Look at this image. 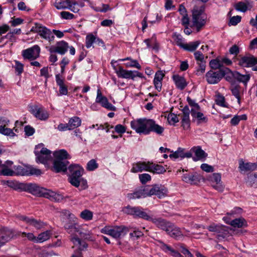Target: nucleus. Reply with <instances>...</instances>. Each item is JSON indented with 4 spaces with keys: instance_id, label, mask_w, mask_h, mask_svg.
I'll return each instance as SVG.
<instances>
[{
    "instance_id": "1",
    "label": "nucleus",
    "mask_w": 257,
    "mask_h": 257,
    "mask_svg": "<svg viewBox=\"0 0 257 257\" xmlns=\"http://www.w3.org/2000/svg\"><path fill=\"white\" fill-rule=\"evenodd\" d=\"M131 126L137 133L145 135L153 132L158 135L162 136L165 130L163 126L156 123L154 119L146 118H139L132 121Z\"/></svg>"
},
{
    "instance_id": "2",
    "label": "nucleus",
    "mask_w": 257,
    "mask_h": 257,
    "mask_svg": "<svg viewBox=\"0 0 257 257\" xmlns=\"http://www.w3.org/2000/svg\"><path fill=\"white\" fill-rule=\"evenodd\" d=\"M70 175L68 178L69 182L73 186L78 188L79 190L86 189L88 186L86 179L82 178L84 169L78 165H70L68 167Z\"/></svg>"
},
{
    "instance_id": "3",
    "label": "nucleus",
    "mask_w": 257,
    "mask_h": 257,
    "mask_svg": "<svg viewBox=\"0 0 257 257\" xmlns=\"http://www.w3.org/2000/svg\"><path fill=\"white\" fill-rule=\"evenodd\" d=\"M53 155L54 159L51 170L56 173L66 172L69 164L67 160L70 158L67 152L64 149H61L55 151Z\"/></svg>"
},
{
    "instance_id": "4",
    "label": "nucleus",
    "mask_w": 257,
    "mask_h": 257,
    "mask_svg": "<svg viewBox=\"0 0 257 257\" xmlns=\"http://www.w3.org/2000/svg\"><path fill=\"white\" fill-rule=\"evenodd\" d=\"M231 72L228 68H223L220 70H211L205 74V78L208 84H214L218 83L226 74Z\"/></svg>"
},
{
    "instance_id": "5",
    "label": "nucleus",
    "mask_w": 257,
    "mask_h": 257,
    "mask_svg": "<svg viewBox=\"0 0 257 257\" xmlns=\"http://www.w3.org/2000/svg\"><path fill=\"white\" fill-rule=\"evenodd\" d=\"M34 154L36 156V162L44 165L47 164L48 162L52 158L51 151L44 147L43 144H40L36 146Z\"/></svg>"
},
{
    "instance_id": "6",
    "label": "nucleus",
    "mask_w": 257,
    "mask_h": 257,
    "mask_svg": "<svg viewBox=\"0 0 257 257\" xmlns=\"http://www.w3.org/2000/svg\"><path fill=\"white\" fill-rule=\"evenodd\" d=\"M31 31L37 33L41 38L50 43L53 42L54 41L55 36L53 34L52 31L41 24L35 23V26L32 28Z\"/></svg>"
},
{
    "instance_id": "7",
    "label": "nucleus",
    "mask_w": 257,
    "mask_h": 257,
    "mask_svg": "<svg viewBox=\"0 0 257 257\" xmlns=\"http://www.w3.org/2000/svg\"><path fill=\"white\" fill-rule=\"evenodd\" d=\"M123 211L127 214L133 215L135 218L138 217L147 221L151 219V216L145 212L144 209L141 207H132L128 205L123 208Z\"/></svg>"
},
{
    "instance_id": "8",
    "label": "nucleus",
    "mask_w": 257,
    "mask_h": 257,
    "mask_svg": "<svg viewBox=\"0 0 257 257\" xmlns=\"http://www.w3.org/2000/svg\"><path fill=\"white\" fill-rule=\"evenodd\" d=\"M29 111L36 118L41 120H46L49 117V113L44 107L39 104H29L28 105Z\"/></svg>"
},
{
    "instance_id": "9",
    "label": "nucleus",
    "mask_w": 257,
    "mask_h": 257,
    "mask_svg": "<svg viewBox=\"0 0 257 257\" xmlns=\"http://www.w3.org/2000/svg\"><path fill=\"white\" fill-rule=\"evenodd\" d=\"M149 196L156 195L159 199H162L167 196L168 189L161 184H155L152 186L148 185Z\"/></svg>"
},
{
    "instance_id": "10",
    "label": "nucleus",
    "mask_w": 257,
    "mask_h": 257,
    "mask_svg": "<svg viewBox=\"0 0 257 257\" xmlns=\"http://www.w3.org/2000/svg\"><path fill=\"white\" fill-rule=\"evenodd\" d=\"M148 188V185L140 186L136 188L133 193L127 194V198L129 200H133L149 197Z\"/></svg>"
},
{
    "instance_id": "11",
    "label": "nucleus",
    "mask_w": 257,
    "mask_h": 257,
    "mask_svg": "<svg viewBox=\"0 0 257 257\" xmlns=\"http://www.w3.org/2000/svg\"><path fill=\"white\" fill-rule=\"evenodd\" d=\"M202 13L203 11L201 9H194L192 13L193 25L196 28L197 32L205 24V20L202 17Z\"/></svg>"
},
{
    "instance_id": "12",
    "label": "nucleus",
    "mask_w": 257,
    "mask_h": 257,
    "mask_svg": "<svg viewBox=\"0 0 257 257\" xmlns=\"http://www.w3.org/2000/svg\"><path fill=\"white\" fill-rule=\"evenodd\" d=\"M45 188L41 187L35 183H25L23 191L29 192L33 195L42 197Z\"/></svg>"
},
{
    "instance_id": "13",
    "label": "nucleus",
    "mask_w": 257,
    "mask_h": 257,
    "mask_svg": "<svg viewBox=\"0 0 257 257\" xmlns=\"http://www.w3.org/2000/svg\"><path fill=\"white\" fill-rule=\"evenodd\" d=\"M40 53V48L36 45L24 50L22 51V56L25 59L34 60L39 57Z\"/></svg>"
},
{
    "instance_id": "14",
    "label": "nucleus",
    "mask_w": 257,
    "mask_h": 257,
    "mask_svg": "<svg viewBox=\"0 0 257 257\" xmlns=\"http://www.w3.org/2000/svg\"><path fill=\"white\" fill-rule=\"evenodd\" d=\"M69 46L68 43L62 40L58 42L55 46H51L49 48L51 53H58L61 55H64L68 51Z\"/></svg>"
},
{
    "instance_id": "15",
    "label": "nucleus",
    "mask_w": 257,
    "mask_h": 257,
    "mask_svg": "<svg viewBox=\"0 0 257 257\" xmlns=\"http://www.w3.org/2000/svg\"><path fill=\"white\" fill-rule=\"evenodd\" d=\"M18 218L29 225L32 226L37 229L43 228L45 223L41 220H37L33 217H29L24 215L18 216Z\"/></svg>"
},
{
    "instance_id": "16",
    "label": "nucleus",
    "mask_w": 257,
    "mask_h": 257,
    "mask_svg": "<svg viewBox=\"0 0 257 257\" xmlns=\"http://www.w3.org/2000/svg\"><path fill=\"white\" fill-rule=\"evenodd\" d=\"M96 103H99L101 105L109 110H116V107L111 103H109L107 98L102 95L99 89H97V96L95 99Z\"/></svg>"
},
{
    "instance_id": "17",
    "label": "nucleus",
    "mask_w": 257,
    "mask_h": 257,
    "mask_svg": "<svg viewBox=\"0 0 257 257\" xmlns=\"http://www.w3.org/2000/svg\"><path fill=\"white\" fill-rule=\"evenodd\" d=\"M150 165L151 162H138L133 164L131 169V172L138 173L142 172L143 171H150Z\"/></svg>"
},
{
    "instance_id": "18",
    "label": "nucleus",
    "mask_w": 257,
    "mask_h": 257,
    "mask_svg": "<svg viewBox=\"0 0 257 257\" xmlns=\"http://www.w3.org/2000/svg\"><path fill=\"white\" fill-rule=\"evenodd\" d=\"M129 231L128 227L124 225L114 226L112 227L111 236L115 238L123 237Z\"/></svg>"
},
{
    "instance_id": "19",
    "label": "nucleus",
    "mask_w": 257,
    "mask_h": 257,
    "mask_svg": "<svg viewBox=\"0 0 257 257\" xmlns=\"http://www.w3.org/2000/svg\"><path fill=\"white\" fill-rule=\"evenodd\" d=\"M210 180L211 182V186L215 190L222 192L224 190V186L221 181V175L219 173H213L210 177Z\"/></svg>"
},
{
    "instance_id": "20",
    "label": "nucleus",
    "mask_w": 257,
    "mask_h": 257,
    "mask_svg": "<svg viewBox=\"0 0 257 257\" xmlns=\"http://www.w3.org/2000/svg\"><path fill=\"white\" fill-rule=\"evenodd\" d=\"M238 169L241 173H245L248 171H254L257 169V164L253 163H245L242 159L239 160Z\"/></svg>"
},
{
    "instance_id": "21",
    "label": "nucleus",
    "mask_w": 257,
    "mask_h": 257,
    "mask_svg": "<svg viewBox=\"0 0 257 257\" xmlns=\"http://www.w3.org/2000/svg\"><path fill=\"white\" fill-rule=\"evenodd\" d=\"M149 221H152L157 227L165 231L166 232L172 223V222L162 218H153L151 217V219H150Z\"/></svg>"
},
{
    "instance_id": "22",
    "label": "nucleus",
    "mask_w": 257,
    "mask_h": 257,
    "mask_svg": "<svg viewBox=\"0 0 257 257\" xmlns=\"http://www.w3.org/2000/svg\"><path fill=\"white\" fill-rule=\"evenodd\" d=\"M226 219H227V217L223 218V220L226 224L230 225L234 228L246 227L247 226L246 221L243 217L235 218L231 221H226Z\"/></svg>"
},
{
    "instance_id": "23",
    "label": "nucleus",
    "mask_w": 257,
    "mask_h": 257,
    "mask_svg": "<svg viewBox=\"0 0 257 257\" xmlns=\"http://www.w3.org/2000/svg\"><path fill=\"white\" fill-rule=\"evenodd\" d=\"M42 197L55 202H60L64 199V197L62 194L46 188H45Z\"/></svg>"
},
{
    "instance_id": "24",
    "label": "nucleus",
    "mask_w": 257,
    "mask_h": 257,
    "mask_svg": "<svg viewBox=\"0 0 257 257\" xmlns=\"http://www.w3.org/2000/svg\"><path fill=\"white\" fill-rule=\"evenodd\" d=\"M55 80L57 85L59 87V94L66 95L68 94V87L65 84V79L60 74L55 75Z\"/></svg>"
},
{
    "instance_id": "25",
    "label": "nucleus",
    "mask_w": 257,
    "mask_h": 257,
    "mask_svg": "<svg viewBox=\"0 0 257 257\" xmlns=\"http://www.w3.org/2000/svg\"><path fill=\"white\" fill-rule=\"evenodd\" d=\"M167 233L171 237L177 240L183 236V233L181 229L172 223L168 228Z\"/></svg>"
},
{
    "instance_id": "26",
    "label": "nucleus",
    "mask_w": 257,
    "mask_h": 257,
    "mask_svg": "<svg viewBox=\"0 0 257 257\" xmlns=\"http://www.w3.org/2000/svg\"><path fill=\"white\" fill-rule=\"evenodd\" d=\"M64 227L67 232L71 234L74 235L77 231H79L80 226L75 222L74 220H68L65 223Z\"/></svg>"
},
{
    "instance_id": "27",
    "label": "nucleus",
    "mask_w": 257,
    "mask_h": 257,
    "mask_svg": "<svg viewBox=\"0 0 257 257\" xmlns=\"http://www.w3.org/2000/svg\"><path fill=\"white\" fill-rule=\"evenodd\" d=\"M257 63V59L253 56H244L239 60V65L244 67H252Z\"/></svg>"
},
{
    "instance_id": "28",
    "label": "nucleus",
    "mask_w": 257,
    "mask_h": 257,
    "mask_svg": "<svg viewBox=\"0 0 257 257\" xmlns=\"http://www.w3.org/2000/svg\"><path fill=\"white\" fill-rule=\"evenodd\" d=\"M231 75L235 80L239 82L242 83L245 86L250 78L249 74H242L237 71L231 72Z\"/></svg>"
},
{
    "instance_id": "29",
    "label": "nucleus",
    "mask_w": 257,
    "mask_h": 257,
    "mask_svg": "<svg viewBox=\"0 0 257 257\" xmlns=\"http://www.w3.org/2000/svg\"><path fill=\"white\" fill-rule=\"evenodd\" d=\"M172 79L176 87L180 90H183L188 84V83L186 82L185 78L183 76L179 75L178 74L173 75Z\"/></svg>"
},
{
    "instance_id": "30",
    "label": "nucleus",
    "mask_w": 257,
    "mask_h": 257,
    "mask_svg": "<svg viewBox=\"0 0 257 257\" xmlns=\"http://www.w3.org/2000/svg\"><path fill=\"white\" fill-rule=\"evenodd\" d=\"M192 151L194 152L196 156V157L193 158L194 161H197L198 160L204 161L207 157V154L202 150L199 146L193 148Z\"/></svg>"
},
{
    "instance_id": "31",
    "label": "nucleus",
    "mask_w": 257,
    "mask_h": 257,
    "mask_svg": "<svg viewBox=\"0 0 257 257\" xmlns=\"http://www.w3.org/2000/svg\"><path fill=\"white\" fill-rule=\"evenodd\" d=\"M182 179L185 182L191 184H196L199 181L198 176L196 173L184 174L182 176Z\"/></svg>"
},
{
    "instance_id": "32",
    "label": "nucleus",
    "mask_w": 257,
    "mask_h": 257,
    "mask_svg": "<svg viewBox=\"0 0 257 257\" xmlns=\"http://www.w3.org/2000/svg\"><path fill=\"white\" fill-rule=\"evenodd\" d=\"M3 184H7L9 187L18 191H23L24 183H21L16 181H3Z\"/></svg>"
},
{
    "instance_id": "33",
    "label": "nucleus",
    "mask_w": 257,
    "mask_h": 257,
    "mask_svg": "<svg viewBox=\"0 0 257 257\" xmlns=\"http://www.w3.org/2000/svg\"><path fill=\"white\" fill-rule=\"evenodd\" d=\"M70 240L74 245L78 246V249L80 251L85 250L88 247V244L85 241L81 240L76 236H72Z\"/></svg>"
},
{
    "instance_id": "34",
    "label": "nucleus",
    "mask_w": 257,
    "mask_h": 257,
    "mask_svg": "<svg viewBox=\"0 0 257 257\" xmlns=\"http://www.w3.org/2000/svg\"><path fill=\"white\" fill-rule=\"evenodd\" d=\"M115 63H111V65L114 70L117 76L119 78H123L127 77V70L124 69L122 66L119 65H115Z\"/></svg>"
},
{
    "instance_id": "35",
    "label": "nucleus",
    "mask_w": 257,
    "mask_h": 257,
    "mask_svg": "<svg viewBox=\"0 0 257 257\" xmlns=\"http://www.w3.org/2000/svg\"><path fill=\"white\" fill-rule=\"evenodd\" d=\"M191 114L193 117L197 119L198 124L206 123L208 121V118L205 116L203 113L196 112L194 109H191Z\"/></svg>"
},
{
    "instance_id": "36",
    "label": "nucleus",
    "mask_w": 257,
    "mask_h": 257,
    "mask_svg": "<svg viewBox=\"0 0 257 257\" xmlns=\"http://www.w3.org/2000/svg\"><path fill=\"white\" fill-rule=\"evenodd\" d=\"M159 242L161 243V248L165 251H170V254L174 257H183L179 251L173 249L170 246L162 241Z\"/></svg>"
},
{
    "instance_id": "37",
    "label": "nucleus",
    "mask_w": 257,
    "mask_h": 257,
    "mask_svg": "<svg viewBox=\"0 0 257 257\" xmlns=\"http://www.w3.org/2000/svg\"><path fill=\"white\" fill-rule=\"evenodd\" d=\"M166 171V169L163 166L151 163L150 172L156 174H163Z\"/></svg>"
},
{
    "instance_id": "38",
    "label": "nucleus",
    "mask_w": 257,
    "mask_h": 257,
    "mask_svg": "<svg viewBox=\"0 0 257 257\" xmlns=\"http://www.w3.org/2000/svg\"><path fill=\"white\" fill-rule=\"evenodd\" d=\"M51 232L50 230H46L40 233L37 237L36 243H42L49 239L51 236Z\"/></svg>"
},
{
    "instance_id": "39",
    "label": "nucleus",
    "mask_w": 257,
    "mask_h": 257,
    "mask_svg": "<svg viewBox=\"0 0 257 257\" xmlns=\"http://www.w3.org/2000/svg\"><path fill=\"white\" fill-rule=\"evenodd\" d=\"M81 123V119L78 116H74L70 118L68 124L71 130L80 126Z\"/></svg>"
},
{
    "instance_id": "40",
    "label": "nucleus",
    "mask_w": 257,
    "mask_h": 257,
    "mask_svg": "<svg viewBox=\"0 0 257 257\" xmlns=\"http://www.w3.org/2000/svg\"><path fill=\"white\" fill-rule=\"evenodd\" d=\"M199 44L200 42L198 41L192 42L188 44H184L182 48L189 52H193L197 49Z\"/></svg>"
},
{
    "instance_id": "41",
    "label": "nucleus",
    "mask_w": 257,
    "mask_h": 257,
    "mask_svg": "<svg viewBox=\"0 0 257 257\" xmlns=\"http://www.w3.org/2000/svg\"><path fill=\"white\" fill-rule=\"evenodd\" d=\"M96 36L92 33L87 34L85 38V46L87 48H90L96 41Z\"/></svg>"
},
{
    "instance_id": "42",
    "label": "nucleus",
    "mask_w": 257,
    "mask_h": 257,
    "mask_svg": "<svg viewBox=\"0 0 257 257\" xmlns=\"http://www.w3.org/2000/svg\"><path fill=\"white\" fill-rule=\"evenodd\" d=\"M209 66L215 71L216 70H220L223 68H225V67H223L222 62L218 59L211 60L209 62Z\"/></svg>"
},
{
    "instance_id": "43",
    "label": "nucleus",
    "mask_w": 257,
    "mask_h": 257,
    "mask_svg": "<svg viewBox=\"0 0 257 257\" xmlns=\"http://www.w3.org/2000/svg\"><path fill=\"white\" fill-rule=\"evenodd\" d=\"M128 228H130V230H132L133 231V232L130 233L131 237L134 238V239H138L141 236L144 235V233L136 227H131L130 226Z\"/></svg>"
},
{
    "instance_id": "44",
    "label": "nucleus",
    "mask_w": 257,
    "mask_h": 257,
    "mask_svg": "<svg viewBox=\"0 0 257 257\" xmlns=\"http://www.w3.org/2000/svg\"><path fill=\"white\" fill-rule=\"evenodd\" d=\"M130 60V62H127L125 64L127 67H135L138 69H141V66L136 60H132L129 57L124 59H120V61H124L125 60Z\"/></svg>"
},
{
    "instance_id": "45",
    "label": "nucleus",
    "mask_w": 257,
    "mask_h": 257,
    "mask_svg": "<svg viewBox=\"0 0 257 257\" xmlns=\"http://www.w3.org/2000/svg\"><path fill=\"white\" fill-rule=\"evenodd\" d=\"M127 77H124L125 79H131L132 80H134L136 77H139L140 78H144V76L142 73L138 72V71H132V70H127Z\"/></svg>"
},
{
    "instance_id": "46",
    "label": "nucleus",
    "mask_w": 257,
    "mask_h": 257,
    "mask_svg": "<svg viewBox=\"0 0 257 257\" xmlns=\"http://www.w3.org/2000/svg\"><path fill=\"white\" fill-rule=\"evenodd\" d=\"M0 134L10 137H14L16 136L15 133H14L13 130L10 128L6 127V126L0 125Z\"/></svg>"
},
{
    "instance_id": "47",
    "label": "nucleus",
    "mask_w": 257,
    "mask_h": 257,
    "mask_svg": "<svg viewBox=\"0 0 257 257\" xmlns=\"http://www.w3.org/2000/svg\"><path fill=\"white\" fill-rule=\"evenodd\" d=\"M71 2L70 0L62 1L55 3V6L58 10L68 9Z\"/></svg>"
},
{
    "instance_id": "48",
    "label": "nucleus",
    "mask_w": 257,
    "mask_h": 257,
    "mask_svg": "<svg viewBox=\"0 0 257 257\" xmlns=\"http://www.w3.org/2000/svg\"><path fill=\"white\" fill-rule=\"evenodd\" d=\"M15 170V174L22 176H28V168H24L21 166H15L14 167Z\"/></svg>"
},
{
    "instance_id": "49",
    "label": "nucleus",
    "mask_w": 257,
    "mask_h": 257,
    "mask_svg": "<svg viewBox=\"0 0 257 257\" xmlns=\"http://www.w3.org/2000/svg\"><path fill=\"white\" fill-rule=\"evenodd\" d=\"M80 217L86 221L91 220L93 217V212L88 209H85L80 213Z\"/></svg>"
},
{
    "instance_id": "50",
    "label": "nucleus",
    "mask_w": 257,
    "mask_h": 257,
    "mask_svg": "<svg viewBox=\"0 0 257 257\" xmlns=\"http://www.w3.org/2000/svg\"><path fill=\"white\" fill-rule=\"evenodd\" d=\"M15 175V171L8 167L1 166L0 175L12 176Z\"/></svg>"
},
{
    "instance_id": "51",
    "label": "nucleus",
    "mask_w": 257,
    "mask_h": 257,
    "mask_svg": "<svg viewBox=\"0 0 257 257\" xmlns=\"http://www.w3.org/2000/svg\"><path fill=\"white\" fill-rule=\"evenodd\" d=\"M246 183L249 186H252L254 184L257 185V174H250L248 175L246 179Z\"/></svg>"
},
{
    "instance_id": "52",
    "label": "nucleus",
    "mask_w": 257,
    "mask_h": 257,
    "mask_svg": "<svg viewBox=\"0 0 257 257\" xmlns=\"http://www.w3.org/2000/svg\"><path fill=\"white\" fill-rule=\"evenodd\" d=\"M184 151V149L179 148L177 151L173 152L169 155V157L172 159H176L178 158H183V151Z\"/></svg>"
},
{
    "instance_id": "53",
    "label": "nucleus",
    "mask_w": 257,
    "mask_h": 257,
    "mask_svg": "<svg viewBox=\"0 0 257 257\" xmlns=\"http://www.w3.org/2000/svg\"><path fill=\"white\" fill-rule=\"evenodd\" d=\"M98 167V164L94 159H91L87 164L86 169L88 171H93Z\"/></svg>"
},
{
    "instance_id": "54",
    "label": "nucleus",
    "mask_w": 257,
    "mask_h": 257,
    "mask_svg": "<svg viewBox=\"0 0 257 257\" xmlns=\"http://www.w3.org/2000/svg\"><path fill=\"white\" fill-rule=\"evenodd\" d=\"M168 122L170 124L174 125L179 121V118L177 114L173 113H170L167 116Z\"/></svg>"
},
{
    "instance_id": "55",
    "label": "nucleus",
    "mask_w": 257,
    "mask_h": 257,
    "mask_svg": "<svg viewBox=\"0 0 257 257\" xmlns=\"http://www.w3.org/2000/svg\"><path fill=\"white\" fill-rule=\"evenodd\" d=\"M15 72L17 75H20L24 71V65L17 60H15Z\"/></svg>"
},
{
    "instance_id": "56",
    "label": "nucleus",
    "mask_w": 257,
    "mask_h": 257,
    "mask_svg": "<svg viewBox=\"0 0 257 257\" xmlns=\"http://www.w3.org/2000/svg\"><path fill=\"white\" fill-rule=\"evenodd\" d=\"M139 178L143 185L146 184L148 182L151 181V176L149 174L144 173L139 174Z\"/></svg>"
},
{
    "instance_id": "57",
    "label": "nucleus",
    "mask_w": 257,
    "mask_h": 257,
    "mask_svg": "<svg viewBox=\"0 0 257 257\" xmlns=\"http://www.w3.org/2000/svg\"><path fill=\"white\" fill-rule=\"evenodd\" d=\"M77 233H79V234L82 238H83L85 239L89 240H91V233L89 231H88V230L83 231L82 229H81V228L80 227L79 231H77Z\"/></svg>"
},
{
    "instance_id": "58",
    "label": "nucleus",
    "mask_w": 257,
    "mask_h": 257,
    "mask_svg": "<svg viewBox=\"0 0 257 257\" xmlns=\"http://www.w3.org/2000/svg\"><path fill=\"white\" fill-rule=\"evenodd\" d=\"M231 91L233 96H234L237 99V102L239 104L240 103V96L239 93V86H234L231 88Z\"/></svg>"
},
{
    "instance_id": "59",
    "label": "nucleus",
    "mask_w": 257,
    "mask_h": 257,
    "mask_svg": "<svg viewBox=\"0 0 257 257\" xmlns=\"http://www.w3.org/2000/svg\"><path fill=\"white\" fill-rule=\"evenodd\" d=\"M173 38L176 42V44L181 48H182V46L184 44L183 43L182 36L180 34L175 33L173 36Z\"/></svg>"
},
{
    "instance_id": "60",
    "label": "nucleus",
    "mask_w": 257,
    "mask_h": 257,
    "mask_svg": "<svg viewBox=\"0 0 257 257\" xmlns=\"http://www.w3.org/2000/svg\"><path fill=\"white\" fill-rule=\"evenodd\" d=\"M234 8L237 11L243 13L245 12L247 10V7L246 5L242 2H240L236 4Z\"/></svg>"
},
{
    "instance_id": "61",
    "label": "nucleus",
    "mask_w": 257,
    "mask_h": 257,
    "mask_svg": "<svg viewBox=\"0 0 257 257\" xmlns=\"http://www.w3.org/2000/svg\"><path fill=\"white\" fill-rule=\"evenodd\" d=\"M42 174V171L40 169L30 167H28V176L29 175H36L39 176Z\"/></svg>"
},
{
    "instance_id": "62",
    "label": "nucleus",
    "mask_w": 257,
    "mask_h": 257,
    "mask_svg": "<svg viewBox=\"0 0 257 257\" xmlns=\"http://www.w3.org/2000/svg\"><path fill=\"white\" fill-rule=\"evenodd\" d=\"M5 39H8L11 42H15L16 41V37L14 35H13V33H11L10 32L1 37L0 38V42L2 43Z\"/></svg>"
},
{
    "instance_id": "63",
    "label": "nucleus",
    "mask_w": 257,
    "mask_h": 257,
    "mask_svg": "<svg viewBox=\"0 0 257 257\" xmlns=\"http://www.w3.org/2000/svg\"><path fill=\"white\" fill-rule=\"evenodd\" d=\"M241 17L239 16H233L230 18L228 24L229 26H236L241 21Z\"/></svg>"
},
{
    "instance_id": "64",
    "label": "nucleus",
    "mask_w": 257,
    "mask_h": 257,
    "mask_svg": "<svg viewBox=\"0 0 257 257\" xmlns=\"http://www.w3.org/2000/svg\"><path fill=\"white\" fill-rule=\"evenodd\" d=\"M215 102L216 104L219 106L222 107H227V105L225 102V98L222 95H217L215 99Z\"/></svg>"
}]
</instances>
